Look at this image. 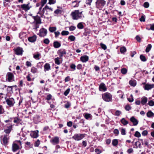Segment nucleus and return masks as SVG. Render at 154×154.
Returning <instances> with one entry per match:
<instances>
[{
  "label": "nucleus",
  "mask_w": 154,
  "mask_h": 154,
  "mask_svg": "<svg viewBox=\"0 0 154 154\" xmlns=\"http://www.w3.org/2000/svg\"><path fill=\"white\" fill-rule=\"evenodd\" d=\"M82 11H80L79 10H76L72 11L71 14L72 19L74 20H78L79 18L83 17L82 14Z\"/></svg>",
  "instance_id": "obj_1"
},
{
  "label": "nucleus",
  "mask_w": 154,
  "mask_h": 154,
  "mask_svg": "<svg viewBox=\"0 0 154 154\" xmlns=\"http://www.w3.org/2000/svg\"><path fill=\"white\" fill-rule=\"evenodd\" d=\"M103 99L107 102L111 101L112 100V96L109 93L106 92L103 94L102 95Z\"/></svg>",
  "instance_id": "obj_2"
},
{
  "label": "nucleus",
  "mask_w": 154,
  "mask_h": 154,
  "mask_svg": "<svg viewBox=\"0 0 154 154\" xmlns=\"http://www.w3.org/2000/svg\"><path fill=\"white\" fill-rule=\"evenodd\" d=\"M49 10L51 11H52V9L51 8L49 7L47 5H46L45 7L43 8L42 10H39L38 13V16L39 17V18L41 17H43L44 14L45 13V10Z\"/></svg>",
  "instance_id": "obj_3"
},
{
  "label": "nucleus",
  "mask_w": 154,
  "mask_h": 154,
  "mask_svg": "<svg viewBox=\"0 0 154 154\" xmlns=\"http://www.w3.org/2000/svg\"><path fill=\"white\" fill-rule=\"evenodd\" d=\"M85 137L84 134H75L72 137V138L75 140L79 141Z\"/></svg>",
  "instance_id": "obj_4"
},
{
  "label": "nucleus",
  "mask_w": 154,
  "mask_h": 154,
  "mask_svg": "<svg viewBox=\"0 0 154 154\" xmlns=\"http://www.w3.org/2000/svg\"><path fill=\"white\" fill-rule=\"evenodd\" d=\"M6 78L8 81L9 82L14 81V75L11 72H8L6 75Z\"/></svg>",
  "instance_id": "obj_5"
},
{
  "label": "nucleus",
  "mask_w": 154,
  "mask_h": 154,
  "mask_svg": "<svg viewBox=\"0 0 154 154\" xmlns=\"http://www.w3.org/2000/svg\"><path fill=\"white\" fill-rule=\"evenodd\" d=\"M7 104L10 106H12L15 103L14 99L13 98H10L6 100Z\"/></svg>",
  "instance_id": "obj_6"
},
{
  "label": "nucleus",
  "mask_w": 154,
  "mask_h": 154,
  "mask_svg": "<svg viewBox=\"0 0 154 154\" xmlns=\"http://www.w3.org/2000/svg\"><path fill=\"white\" fill-rule=\"evenodd\" d=\"M47 32V31L46 29L44 28H42L40 29L38 35L40 36L44 37L46 35Z\"/></svg>",
  "instance_id": "obj_7"
},
{
  "label": "nucleus",
  "mask_w": 154,
  "mask_h": 154,
  "mask_svg": "<svg viewBox=\"0 0 154 154\" xmlns=\"http://www.w3.org/2000/svg\"><path fill=\"white\" fill-rule=\"evenodd\" d=\"M154 87V84H145L144 86L145 90H149Z\"/></svg>",
  "instance_id": "obj_8"
},
{
  "label": "nucleus",
  "mask_w": 154,
  "mask_h": 154,
  "mask_svg": "<svg viewBox=\"0 0 154 154\" xmlns=\"http://www.w3.org/2000/svg\"><path fill=\"white\" fill-rule=\"evenodd\" d=\"M21 7L25 11H27L29 10L31 7V6L30 5L29 3L27 4H24L21 5Z\"/></svg>",
  "instance_id": "obj_9"
},
{
  "label": "nucleus",
  "mask_w": 154,
  "mask_h": 154,
  "mask_svg": "<svg viewBox=\"0 0 154 154\" xmlns=\"http://www.w3.org/2000/svg\"><path fill=\"white\" fill-rule=\"evenodd\" d=\"M51 142L54 145H55L58 144L59 142V138L56 137L53 138L50 140Z\"/></svg>",
  "instance_id": "obj_10"
},
{
  "label": "nucleus",
  "mask_w": 154,
  "mask_h": 154,
  "mask_svg": "<svg viewBox=\"0 0 154 154\" xmlns=\"http://www.w3.org/2000/svg\"><path fill=\"white\" fill-rule=\"evenodd\" d=\"M38 131L36 130L31 131L30 134L31 136L34 138H36L38 136Z\"/></svg>",
  "instance_id": "obj_11"
},
{
  "label": "nucleus",
  "mask_w": 154,
  "mask_h": 154,
  "mask_svg": "<svg viewBox=\"0 0 154 154\" xmlns=\"http://www.w3.org/2000/svg\"><path fill=\"white\" fill-rule=\"evenodd\" d=\"M130 120L133 123L134 126L137 125L138 123V121L134 117H131Z\"/></svg>",
  "instance_id": "obj_12"
},
{
  "label": "nucleus",
  "mask_w": 154,
  "mask_h": 154,
  "mask_svg": "<svg viewBox=\"0 0 154 154\" xmlns=\"http://www.w3.org/2000/svg\"><path fill=\"white\" fill-rule=\"evenodd\" d=\"M37 39V36L35 35L29 37L28 38V41L31 42H35Z\"/></svg>",
  "instance_id": "obj_13"
},
{
  "label": "nucleus",
  "mask_w": 154,
  "mask_h": 154,
  "mask_svg": "<svg viewBox=\"0 0 154 154\" xmlns=\"http://www.w3.org/2000/svg\"><path fill=\"white\" fill-rule=\"evenodd\" d=\"M100 91H105L106 90V88L103 83H101L99 86V88Z\"/></svg>",
  "instance_id": "obj_14"
},
{
  "label": "nucleus",
  "mask_w": 154,
  "mask_h": 154,
  "mask_svg": "<svg viewBox=\"0 0 154 154\" xmlns=\"http://www.w3.org/2000/svg\"><path fill=\"white\" fill-rule=\"evenodd\" d=\"M16 54L17 55H22L23 52L22 48L20 47L17 48L15 50Z\"/></svg>",
  "instance_id": "obj_15"
},
{
  "label": "nucleus",
  "mask_w": 154,
  "mask_h": 154,
  "mask_svg": "<svg viewBox=\"0 0 154 154\" xmlns=\"http://www.w3.org/2000/svg\"><path fill=\"white\" fill-rule=\"evenodd\" d=\"M58 55L60 57H61L63 55L66 54V52L65 50H60L58 52Z\"/></svg>",
  "instance_id": "obj_16"
},
{
  "label": "nucleus",
  "mask_w": 154,
  "mask_h": 154,
  "mask_svg": "<svg viewBox=\"0 0 154 154\" xmlns=\"http://www.w3.org/2000/svg\"><path fill=\"white\" fill-rule=\"evenodd\" d=\"M9 138V137L8 135L4 136L3 139V141L4 144H6L8 143Z\"/></svg>",
  "instance_id": "obj_17"
},
{
  "label": "nucleus",
  "mask_w": 154,
  "mask_h": 154,
  "mask_svg": "<svg viewBox=\"0 0 154 154\" xmlns=\"http://www.w3.org/2000/svg\"><path fill=\"white\" fill-rule=\"evenodd\" d=\"M80 59L82 62H85L88 60V57L87 56H83L81 57Z\"/></svg>",
  "instance_id": "obj_18"
},
{
  "label": "nucleus",
  "mask_w": 154,
  "mask_h": 154,
  "mask_svg": "<svg viewBox=\"0 0 154 154\" xmlns=\"http://www.w3.org/2000/svg\"><path fill=\"white\" fill-rule=\"evenodd\" d=\"M12 150L14 152L16 151L19 149V146L16 143H14L12 147Z\"/></svg>",
  "instance_id": "obj_19"
},
{
  "label": "nucleus",
  "mask_w": 154,
  "mask_h": 154,
  "mask_svg": "<svg viewBox=\"0 0 154 154\" xmlns=\"http://www.w3.org/2000/svg\"><path fill=\"white\" fill-rule=\"evenodd\" d=\"M147 101V98L146 97H143L141 98V103L142 105H143L146 103Z\"/></svg>",
  "instance_id": "obj_20"
},
{
  "label": "nucleus",
  "mask_w": 154,
  "mask_h": 154,
  "mask_svg": "<svg viewBox=\"0 0 154 154\" xmlns=\"http://www.w3.org/2000/svg\"><path fill=\"white\" fill-rule=\"evenodd\" d=\"M97 3L100 6H103L105 4V2L103 0H98L97 1Z\"/></svg>",
  "instance_id": "obj_21"
},
{
  "label": "nucleus",
  "mask_w": 154,
  "mask_h": 154,
  "mask_svg": "<svg viewBox=\"0 0 154 154\" xmlns=\"http://www.w3.org/2000/svg\"><path fill=\"white\" fill-rule=\"evenodd\" d=\"M146 29L149 30H154V24H150L147 25Z\"/></svg>",
  "instance_id": "obj_22"
},
{
  "label": "nucleus",
  "mask_w": 154,
  "mask_h": 154,
  "mask_svg": "<svg viewBox=\"0 0 154 154\" xmlns=\"http://www.w3.org/2000/svg\"><path fill=\"white\" fill-rule=\"evenodd\" d=\"M8 128L5 129V132L7 134H9L11 131L12 128V125H11L7 127Z\"/></svg>",
  "instance_id": "obj_23"
},
{
  "label": "nucleus",
  "mask_w": 154,
  "mask_h": 154,
  "mask_svg": "<svg viewBox=\"0 0 154 154\" xmlns=\"http://www.w3.org/2000/svg\"><path fill=\"white\" fill-rule=\"evenodd\" d=\"M45 71H48L51 69L50 64L48 63H46L44 65Z\"/></svg>",
  "instance_id": "obj_24"
},
{
  "label": "nucleus",
  "mask_w": 154,
  "mask_h": 154,
  "mask_svg": "<svg viewBox=\"0 0 154 154\" xmlns=\"http://www.w3.org/2000/svg\"><path fill=\"white\" fill-rule=\"evenodd\" d=\"M47 2V0H42L41 1V6L39 8V10H42V7L44 6V5Z\"/></svg>",
  "instance_id": "obj_25"
},
{
  "label": "nucleus",
  "mask_w": 154,
  "mask_h": 154,
  "mask_svg": "<svg viewBox=\"0 0 154 154\" xmlns=\"http://www.w3.org/2000/svg\"><path fill=\"white\" fill-rule=\"evenodd\" d=\"M135 145L136 146V147H134V148H135L137 149V148H141V143H140V142L139 141L136 142L135 143Z\"/></svg>",
  "instance_id": "obj_26"
},
{
  "label": "nucleus",
  "mask_w": 154,
  "mask_h": 154,
  "mask_svg": "<svg viewBox=\"0 0 154 154\" xmlns=\"http://www.w3.org/2000/svg\"><path fill=\"white\" fill-rule=\"evenodd\" d=\"M121 123L124 125H125L128 124V121L126 120L125 118H122L121 120Z\"/></svg>",
  "instance_id": "obj_27"
},
{
  "label": "nucleus",
  "mask_w": 154,
  "mask_h": 154,
  "mask_svg": "<svg viewBox=\"0 0 154 154\" xmlns=\"http://www.w3.org/2000/svg\"><path fill=\"white\" fill-rule=\"evenodd\" d=\"M60 44L57 42H55L54 43V46L55 48H58L60 47Z\"/></svg>",
  "instance_id": "obj_28"
},
{
  "label": "nucleus",
  "mask_w": 154,
  "mask_h": 154,
  "mask_svg": "<svg viewBox=\"0 0 154 154\" xmlns=\"http://www.w3.org/2000/svg\"><path fill=\"white\" fill-rule=\"evenodd\" d=\"M85 118L87 119H88L91 117V114L89 113H84L83 114Z\"/></svg>",
  "instance_id": "obj_29"
},
{
  "label": "nucleus",
  "mask_w": 154,
  "mask_h": 154,
  "mask_svg": "<svg viewBox=\"0 0 154 154\" xmlns=\"http://www.w3.org/2000/svg\"><path fill=\"white\" fill-rule=\"evenodd\" d=\"M61 57H58L54 59V61L56 64L57 65H60V62L59 59Z\"/></svg>",
  "instance_id": "obj_30"
},
{
  "label": "nucleus",
  "mask_w": 154,
  "mask_h": 154,
  "mask_svg": "<svg viewBox=\"0 0 154 154\" xmlns=\"http://www.w3.org/2000/svg\"><path fill=\"white\" fill-rule=\"evenodd\" d=\"M152 48V45L150 44H148L147 45L146 49V52H148Z\"/></svg>",
  "instance_id": "obj_31"
},
{
  "label": "nucleus",
  "mask_w": 154,
  "mask_h": 154,
  "mask_svg": "<svg viewBox=\"0 0 154 154\" xmlns=\"http://www.w3.org/2000/svg\"><path fill=\"white\" fill-rule=\"evenodd\" d=\"M130 85L133 86H135L136 85V82L134 80H131L129 82Z\"/></svg>",
  "instance_id": "obj_32"
},
{
  "label": "nucleus",
  "mask_w": 154,
  "mask_h": 154,
  "mask_svg": "<svg viewBox=\"0 0 154 154\" xmlns=\"http://www.w3.org/2000/svg\"><path fill=\"white\" fill-rule=\"evenodd\" d=\"M120 51L121 53L124 54L126 51V49L125 47H123L120 48Z\"/></svg>",
  "instance_id": "obj_33"
},
{
  "label": "nucleus",
  "mask_w": 154,
  "mask_h": 154,
  "mask_svg": "<svg viewBox=\"0 0 154 154\" xmlns=\"http://www.w3.org/2000/svg\"><path fill=\"white\" fill-rule=\"evenodd\" d=\"M147 116L148 117H151L153 116H154V113L151 111H149L146 114Z\"/></svg>",
  "instance_id": "obj_34"
},
{
  "label": "nucleus",
  "mask_w": 154,
  "mask_h": 154,
  "mask_svg": "<svg viewBox=\"0 0 154 154\" xmlns=\"http://www.w3.org/2000/svg\"><path fill=\"white\" fill-rule=\"evenodd\" d=\"M26 36V33L23 32H21L19 34V37L20 38H22L23 37Z\"/></svg>",
  "instance_id": "obj_35"
},
{
  "label": "nucleus",
  "mask_w": 154,
  "mask_h": 154,
  "mask_svg": "<svg viewBox=\"0 0 154 154\" xmlns=\"http://www.w3.org/2000/svg\"><path fill=\"white\" fill-rule=\"evenodd\" d=\"M63 35H69V32L68 31H63L61 33Z\"/></svg>",
  "instance_id": "obj_36"
},
{
  "label": "nucleus",
  "mask_w": 154,
  "mask_h": 154,
  "mask_svg": "<svg viewBox=\"0 0 154 154\" xmlns=\"http://www.w3.org/2000/svg\"><path fill=\"white\" fill-rule=\"evenodd\" d=\"M57 29L56 27H50L49 28V30L51 32H53L55 31Z\"/></svg>",
  "instance_id": "obj_37"
},
{
  "label": "nucleus",
  "mask_w": 154,
  "mask_h": 154,
  "mask_svg": "<svg viewBox=\"0 0 154 154\" xmlns=\"http://www.w3.org/2000/svg\"><path fill=\"white\" fill-rule=\"evenodd\" d=\"M121 134L122 135H125L126 134V131L125 129L122 128L121 129Z\"/></svg>",
  "instance_id": "obj_38"
},
{
  "label": "nucleus",
  "mask_w": 154,
  "mask_h": 154,
  "mask_svg": "<svg viewBox=\"0 0 154 154\" xmlns=\"http://www.w3.org/2000/svg\"><path fill=\"white\" fill-rule=\"evenodd\" d=\"M118 144V141L117 140L114 139L112 140V144L113 146H116Z\"/></svg>",
  "instance_id": "obj_39"
},
{
  "label": "nucleus",
  "mask_w": 154,
  "mask_h": 154,
  "mask_svg": "<svg viewBox=\"0 0 154 154\" xmlns=\"http://www.w3.org/2000/svg\"><path fill=\"white\" fill-rule=\"evenodd\" d=\"M83 25L81 23H80L78 24L77 27L79 29H82L83 28Z\"/></svg>",
  "instance_id": "obj_40"
},
{
  "label": "nucleus",
  "mask_w": 154,
  "mask_h": 154,
  "mask_svg": "<svg viewBox=\"0 0 154 154\" xmlns=\"http://www.w3.org/2000/svg\"><path fill=\"white\" fill-rule=\"evenodd\" d=\"M75 37L73 35H70L68 37V39L71 41H74L75 39Z\"/></svg>",
  "instance_id": "obj_41"
},
{
  "label": "nucleus",
  "mask_w": 154,
  "mask_h": 154,
  "mask_svg": "<svg viewBox=\"0 0 154 154\" xmlns=\"http://www.w3.org/2000/svg\"><path fill=\"white\" fill-rule=\"evenodd\" d=\"M117 93L119 94V97L122 98L123 96V94L122 92L120 91H118Z\"/></svg>",
  "instance_id": "obj_42"
},
{
  "label": "nucleus",
  "mask_w": 154,
  "mask_h": 154,
  "mask_svg": "<svg viewBox=\"0 0 154 154\" xmlns=\"http://www.w3.org/2000/svg\"><path fill=\"white\" fill-rule=\"evenodd\" d=\"M140 58L141 60L143 62L146 61V60L145 57L143 55H141L140 56Z\"/></svg>",
  "instance_id": "obj_43"
},
{
  "label": "nucleus",
  "mask_w": 154,
  "mask_h": 154,
  "mask_svg": "<svg viewBox=\"0 0 154 154\" xmlns=\"http://www.w3.org/2000/svg\"><path fill=\"white\" fill-rule=\"evenodd\" d=\"M134 136L137 137H139L141 136V134L138 131H136L134 134Z\"/></svg>",
  "instance_id": "obj_44"
},
{
  "label": "nucleus",
  "mask_w": 154,
  "mask_h": 154,
  "mask_svg": "<svg viewBox=\"0 0 154 154\" xmlns=\"http://www.w3.org/2000/svg\"><path fill=\"white\" fill-rule=\"evenodd\" d=\"M127 72V69L125 68L122 69L121 70V72L123 74H126V73Z\"/></svg>",
  "instance_id": "obj_45"
},
{
  "label": "nucleus",
  "mask_w": 154,
  "mask_h": 154,
  "mask_svg": "<svg viewBox=\"0 0 154 154\" xmlns=\"http://www.w3.org/2000/svg\"><path fill=\"white\" fill-rule=\"evenodd\" d=\"M37 71V69L35 67H33L31 69V72L34 73H35Z\"/></svg>",
  "instance_id": "obj_46"
},
{
  "label": "nucleus",
  "mask_w": 154,
  "mask_h": 154,
  "mask_svg": "<svg viewBox=\"0 0 154 154\" xmlns=\"http://www.w3.org/2000/svg\"><path fill=\"white\" fill-rule=\"evenodd\" d=\"M100 46L101 48L104 50H106L107 48L106 46L103 44L101 43L100 44Z\"/></svg>",
  "instance_id": "obj_47"
},
{
  "label": "nucleus",
  "mask_w": 154,
  "mask_h": 154,
  "mask_svg": "<svg viewBox=\"0 0 154 154\" xmlns=\"http://www.w3.org/2000/svg\"><path fill=\"white\" fill-rule=\"evenodd\" d=\"M71 106V103L69 102H67L65 105V107L66 108H68L70 107Z\"/></svg>",
  "instance_id": "obj_48"
},
{
  "label": "nucleus",
  "mask_w": 154,
  "mask_h": 154,
  "mask_svg": "<svg viewBox=\"0 0 154 154\" xmlns=\"http://www.w3.org/2000/svg\"><path fill=\"white\" fill-rule=\"evenodd\" d=\"M48 4L50 5L54 4L56 3V0H48Z\"/></svg>",
  "instance_id": "obj_49"
},
{
  "label": "nucleus",
  "mask_w": 154,
  "mask_h": 154,
  "mask_svg": "<svg viewBox=\"0 0 154 154\" xmlns=\"http://www.w3.org/2000/svg\"><path fill=\"white\" fill-rule=\"evenodd\" d=\"M70 91L69 88L67 89L64 92V94L65 96H67L69 93Z\"/></svg>",
  "instance_id": "obj_50"
},
{
  "label": "nucleus",
  "mask_w": 154,
  "mask_h": 154,
  "mask_svg": "<svg viewBox=\"0 0 154 154\" xmlns=\"http://www.w3.org/2000/svg\"><path fill=\"white\" fill-rule=\"evenodd\" d=\"M148 104L150 106H152L154 105V102L152 100H151L149 102Z\"/></svg>",
  "instance_id": "obj_51"
},
{
  "label": "nucleus",
  "mask_w": 154,
  "mask_h": 154,
  "mask_svg": "<svg viewBox=\"0 0 154 154\" xmlns=\"http://www.w3.org/2000/svg\"><path fill=\"white\" fill-rule=\"evenodd\" d=\"M40 144V141L39 140H38L35 143V146L36 147L38 146Z\"/></svg>",
  "instance_id": "obj_52"
},
{
  "label": "nucleus",
  "mask_w": 154,
  "mask_h": 154,
  "mask_svg": "<svg viewBox=\"0 0 154 154\" xmlns=\"http://www.w3.org/2000/svg\"><path fill=\"white\" fill-rule=\"evenodd\" d=\"M4 109L1 106H0V114H2L4 112Z\"/></svg>",
  "instance_id": "obj_53"
},
{
  "label": "nucleus",
  "mask_w": 154,
  "mask_h": 154,
  "mask_svg": "<svg viewBox=\"0 0 154 154\" xmlns=\"http://www.w3.org/2000/svg\"><path fill=\"white\" fill-rule=\"evenodd\" d=\"M76 29L75 26H72L69 27V30L70 31H72L75 30Z\"/></svg>",
  "instance_id": "obj_54"
},
{
  "label": "nucleus",
  "mask_w": 154,
  "mask_h": 154,
  "mask_svg": "<svg viewBox=\"0 0 154 154\" xmlns=\"http://www.w3.org/2000/svg\"><path fill=\"white\" fill-rule=\"evenodd\" d=\"M52 98V95L50 94H48L47 97L46 99L48 100H49L51 99Z\"/></svg>",
  "instance_id": "obj_55"
},
{
  "label": "nucleus",
  "mask_w": 154,
  "mask_h": 154,
  "mask_svg": "<svg viewBox=\"0 0 154 154\" xmlns=\"http://www.w3.org/2000/svg\"><path fill=\"white\" fill-rule=\"evenodd\" d=\"M131 98H128V100L130 102H132L133 101L134 99L133 97V96L132 94L131 95Z\"/></svg>",
  "instance_id": "obj_56"
},
{
  "label": "nucleus",
  "mask_w": 154,
  "mask_h": 154,
  "mask_svg": "<svg viewBox=\"0 0 154 154\" xmlns=\"http://www.w3.org/2000/svg\"><path fill=\"white\" fill-rule=\"evenodd\" d=\"M144 6L146 8H148L149 6V3L147 2H145L144 4Z\"/></svg>",
  "instance_id": "obj_57"
},
{
  "label": "nucleus",
  "mask_w": 154,
  "mask_h": 154,
  "mask_svg": "<svg viewBox=\"0 0 154 154\" xmlns=\"http://www.w3.org/2000/svg\"><path fill=\"white\" fill-rule=\"evenodd\" d=\"M148 133L147 131L146 130L143 131L142 133V135L143 136H146L147 135Z\"/></svg>",
  "instance_id": "obj_58"
},
{
  "label": "nucleus",
  "mask_w": 154,
  "mask_h": 154,
  "mask_svg": "<svg viewBox=\"0 0 154 154\" xmlns=\"http://www.w3.org/2000/svg\"><path fill=\"white\" fill-rule=\"evenodd\" d=\"M26 65L27 66H31L32 65V64L30 62L27 61L26 62Z\"/></svg>",
  "instance_id": "obj_59"
},
{
  "label": "nucleus",
  "mask_w": 154,
  "mask_h": 154,
  "mask_svg": "<svg viewBox=\"0 0 154 154\" xmlns=\"http://www.w3.org/2000/svg\"><path fill=\"white\" fill-rule=\"evenodd\" d=\"M133 151V149L132 148H130L128 149L127 151V152L129 154L132 153Z\"/></svg>",
  "instance_id": "obj_60"
},
{
  "label": "nucleus",
  "mask_w": 154,
  "mask_h": 154,
  "mask_svg": "<svg viewBox=\"0 0 154 154\" xmlns=\"http://www.w3.org/2000/svg\"><path fill=\"white\" fill-rule=\"evenodd\" d=\"M140 21L144 22L145 21V18L143 16H142L140 19Z\"/></svg>",
  "instance_id": "obj_61"
},
{
  "label": "nucleus",
  "mask_w": 154,
  "mask_h": 154,
  "mask_svg": "<svg viewBox=\"0 0 154 154\" xmlns=\"http://www.w3.org/2000/svg\"><path fill=\"white\" fill-rule=\"evenodd\" d=\"M54 33H55V37L57 38L60 35V32H59L58 31H57V32H54Z\"/></svg>",
  "instance_id": "obj_62"
},
{
  "label": "nucleus",
  "mask_w": 154,
  "mask_h": 154,
  "mask_svg": "<svg viewBox=\"0 0 154 154\" xmlns=\"http://www.w3.org/2000/svg\"><path fill=\"white\" fill-rule=\"evenodd\" d=\"M121 114V112L119 110H117L115 112V115L117 116H119Z\"/></svg>",
  "instance_id": "obj_63"
},
{
  "label": "nucleus",
  "mask_w": 154,
  "mask_h": 154,
  "mask_svg": "<svg viewBox=\"0 0 154 154\" xmlns=\"http://www.w3.org/2000/svg\"><path fill=\"white\" fill-rule=\"evenodd\" d=\"M44 42L45 43L48 44L49 43V41L48 39L46 38L44 40Z\"/></svg>",
  "instance_id": "obj_64"
}]
</instances>
